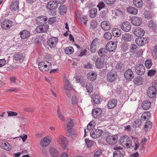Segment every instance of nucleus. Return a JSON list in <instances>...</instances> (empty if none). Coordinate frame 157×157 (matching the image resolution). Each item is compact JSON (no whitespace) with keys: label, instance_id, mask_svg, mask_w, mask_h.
Segmentation results:
<instances>
[{"label":"nucleus","instance_id":"obj_1","mask_svg":"<svg viewBox=\"0 0 157 157\" xmlns=\"http://www.w3.org/2000/svg\"><path fill=\"white\" fill-rule=\"evenodd\" d=\"M120 144L126 147L130 148L132 145V141L130 138L127 136H124L120 139Z\"/></svg>","mask_w":157,"mask_h":157},{"label":"nucleus","instance_id":"obj_2","mask_svg":"<svg viewBox=\"0 0 157 157\" xmlns=\"http://www.w3.org/2000/svg\"><path fill=\"white\" fill-rule=\"evenodd\" d=\"M66 130L67 132V136L72 138L74 137V134L72 132V129L73 126V120L70 118L68 119Z\"/></svg>","mask_w":157,"mask_h":157},{"label":"nucleus","instance_id":"obj_3","mask_svg":"<svg viewBox=\"0 0 157 157\" xmlns=\"http://www.w3.org/2000/svg\"><path fill=\"white\" fill-rule=\"evenodd\" d=\"M58 143L65 150L67 149V145L68 140L65 137L63 136H59L57 139Z\"/></svg>","mask_w":157,"mask_h":157},{"label":"nucleus","instance_id":"obj_4","mask_svg":"<svg viewBox=\"0 0 157 157\" xmlns=\"http://www.w3.org/2000/svg\"><path fill=\"white\" fill-rule=\"evenodd\" d=\"M38 66L40 70L42 71H48L49 70L51 67V64L47 61H45L40 62Z\"/></svg>","mask_w":157,"mask_h":157},{"label":"nucleus","instance_id":"obj_5","mask_svg":"<svg viewBox=\"0 0 157 157\" xmlns=\"http://www.w3.org/2000/svg\"><path fill=\"white\" fill-rule=\"evenodd\" d=\"M106 142L111 145L116 144L117 141V135H108L105 138Z\"/></svg>","mask_w":157,"mask_h":157},{"label":"nucleus","instance_id":"obj_6","mask_svg":"<svg viewBox=\"0 0 157 157\" xmlns=\"http://www.w3.org/2000/svg\"><path fill=\"white\" fill-rule=\"evenodd\" d=\"M58 41L57 37H52L48 40L47 44L51 48H54L56 47Z\"/></svg>","mask_w":157,"mask_h":157},{"label":"nucleus","instance_id":"obj_7","mask_svg":"<svg viewBox=\"0 0 157 157\" xmlns=\"http://www.w3.org/2000/svg\"><path fill=\"white\" fill-rule=\"evenodd\" d=\"M117 77V73L114 71L112 70L108 73L107 78L109 82H112L115 80Z\"/></svg>","mask_w":157,"mask_h":157},{"label":"nucleus","instance_id":"obj_8","mask_svg":"<svg viewBox=\"0 0 157 157\" xmlns=\"http://www.w3.org/2000/svg\"><path fill=\"white\" fill-rule=\"evenodd\" d=\"M117 45L116 42L109 41L106 45V50L109 52H113L116 49Z\"/></svg>","mask_w":157,"mask_h":157},{"label":"nucleus","instance_id":"obj_9","mask_svg":"<svg viewBox=\"0 0 157 157\" xmlns=\"http://www.w3.org/2000/svg\"><path fill=\"white\" fill-rule=\"evenodd\" d=\"M65 82L66 84L64 86V88L66 90H67L66 91L65 93L67 96L68 97L70 98L71 95V91L73 89V88L71 86V84L68 79H65Z\"/></svg>","mask_w":157,"mask_h":157},{"label":"nucleus","instance_id":"obj_10","mask_svg":"<svg viewBox=\"0 0 157 157\" xmlns=\"http://www.w3.org/2000/svg\"><path fill=\"white\" fill-rule=\"evenodd\" d=\"M39 25L36 29L37 32L39 33L46 32L48 29L49 26L45 23Z\"/></svg>","mask_w":157,"mask_h":157},{"label":"nucleus","instance_id":"obj_11","mask_svg":"<svg viewBox=\"0 0 157 157\" xmlns=\"http://www.w3.org/2000/svg\"><path fill=\"white\" fill-rule=\"evenodd\" d=\"M98 38L94 39L90 44V50L92 53L96 52L97 46L98 44Z\"/></svg>","mask_w":157,"mask_h":157},{"label":"nucleus","instance_id":"obj_12","mask_svg":"<svg viewBox=\"0 0 157 157\" xmlns=\"http://www.w3.org/2000/svg\"><path fill=\"white\" fill-rule=\"evenodd\" d=\"M136 72L140 75H142L145 72V67L142 64H138L136 67Z\"/></svg>","mask_w":157,"mask_h":157},{"label":"nucleus","instance_id":"obj_13","mask_svg":"<svg viewBox=\"0 0 157 157\" xmlns=\"http://www.w3.org/2000/svg\"><path fill=\"white\" fill-rule=\"evenodd\" d=\"M124 76L126 80L130 81L134 78V74L131 69H128L125 71Z\"/></svg>","mask_w":157,"mask_h":157},{"label":"nucleus","instance_id":"obj_14","mask_svg":"<svg viewBox=\"0 0 157 157\" xmlns=\"http://www.w3.org/2000/svg\"><path fill=\"white\" fill-rule=\"evenodd\" d=\"M156 92V89L155 86H151L149 87L147 91L148 96L151 98H153L155 96Z\"/></svg>","mask_w":157,"mask_h":157},{"label":"nucleus","instance_id":"obj_15","mask_svg":"<svg viewBox=\"0 0 157 157\" xmlns=\"http://www.w3.org/2000/svg\"><path fill=\"white\" fill-rule=\"evenodd\" d=\"M132 24L134 25L139 26L142 23V19L139 17L134 16L131 19Z\"/></svg>","mask_w":157,"mask_h":157},{"label":"nucleus","instance_id":"obj_16","mask_svg":"<svg viewBox=\"0 0 157 157\" xmlns=\"http://www.w3.org/2000/svg\"><path fill=\"white\" fill-rule=\"evenodd\" d=\"M102 111L100 108L93 109L92 110L93 116L95 118H98L101 117Z\"/></svg>","mask_w":157,"mask_h":157},{"label":"nucleus","instance_id":"obj_17","mask_svg":"<svg viewBox=\"0 0 157 157\" xmlns=\"http://www.w3.org/2000/svg\"><path fill=\"white\" fill-rule=\"evenodd\" d=\"M12 21L10 20H5L2 23V27L3 29H7L12 25Z\"/></svg>","mask_w":157,"mask_h":157},{"label":"nucleus","instance_id":"obj_18","mask_svg":"<svg viewBox=\"0 0 157 157\" xmlns=\"http://www.w3.org/2000/svg\"><path fill=\"white\" fill-rule=\"evenodd\" d=\"M48 20V17L46 16H40L36 18V21L37 25H40L44 23L46 24Z\"/></svg>","mask_w":157,"mask_h":157},{"label":"nucleus","instance_id":"obj_19","mask_svg":"<svg viewBox=\"0 0 157 157\" xmlns=\"http://www.w3.org/2000/svg\"><path fill=\"white\" fill-rule=\"evenodd\" d=\"M122 30L125 32H129L131 27L130 23L128 21H125L123 23L121 26Z\"/></svg>","mask_w":157,"mask_h":157},{"label":"nucleus","instance_id":"obj_20","mask_svg":"<svg viewBox=\"0 0 157 157\" xmlns=\"http://www.w3.org/2000/svg\"><path fill=\"white\" fill-rule=\"evenodd\" d=\"M105 63L104 59L103 58H100L97 60L96 61L95 66L98 68H101L104 67Z\"/></svg>","mask_w":157,"mask_h":157},{"label":"nucleus","instance_id":"obj_21","mask_svg":"<svg viewBox=\"0 0 157 157\" xmlns=\"http://www.w3.org/2000/svg\"><path fill=\"white\" fill-rule=\"evenodd\" d=\"M18 0H14L10 6V9L11 10L16 11L19 9Z\"/></svg>","mask_w":157,"mask_h":157},{"label":"nucleus","instance_id":"obj_22","mask_svg":"<svg viewBox=\"0 0 157 157\" xmlns=\"http://www.w3.org/2000/svg\"><path fill=\"white\" fill-rule=\"evenodd\" d=\"M115 69L117 72H123L125 70V65L121 62H118L116 64Z\"/></svg>","mask_w":157,"mask_h":157},{"label":"nucleus","instance_id":"obj_23","mask_svg":"<svg viewBox=\"0 0 157 157\" xmlns=\"http://www.w3.org/2000/svg\"><path fill=\"white\" fill-rule=\"evenodd\" d=\"M145 33L143 29L139 27L135 29L134 33L137 36L142 37L144 35Z\"/></svg>","mask_w":157,"mask_h":157},{"label":"nucleus","instance_id":"obj_24","mask_svg":"<svg viewBox=\"0 0 157 157\" xmlns=\"http://www.w3.org/2000/svg\"><path fill=\"white\" fill-rule=\"evenodd\" d=\"M151 103L150 101L148 100L144 101L141 104V107L143 109L146 110L148 109L150 107Z\"/></svg>","mask_w":157,"mask_h":157},{"label":"nucleus","instance_id":"obj_25","mask_svg":"<svg viewBox=\"0 0 157 157\" xmlns=\"http://www.w3.org/2000/svg\"><path fill=\"white\" fill-rule=\"evenodd\" d=\"M19 34L21 39H25L29 36L30 33L27 30H24L20 32Z\"/></svg>","mask_w":157,"mask_h":157},{"label":"nucleus","instance_id":"obj_26","mask_svg":"<svg viewBox=\"0 0 157 157\" xmlns=\"http://www.w3.org/2000/svg\"><path fill=\"white\" fill-rule=\"evenodd\" d=\"M117 104V101L115 99L110 100L108 103V108L109 109H111L115 107Z\"/></svg>","mask_w":157,"mask_h":157},{"label":"nucleus","instance_id":"obj_27","mask_svg":"<svg viewBox=\"0 0 157 157\" xmlns=\"http://www.w3.org/2000/svg\"><path fill=\"white\" fill-rule=\"evenodd\" d=\"M101 26L102 29L105 30H109L111 28L109 22L106 21H103L101 24Z\"/></svg>","mask_w":157,"mask_h":157},{"label":"nucleus","instance_id":"obj_28","mask_svg":"<svg viewBox=\"0 0 157 157\" xmlns=\"http://www.w3.org/2000/svg\"><path fill=\"white\" fill-rule=\"evenodd\" d=\"M87 78L90 81H94L96 79L97 75L94 72L91 71L87 74Z\"/></svg>","mask_w":157,"mask_h":157},{"label":"nucleus","instance_id":"obj_29","mask_svg":"<svg viewBox=\"0 0 157 157\" xmlns=\"http://www.w3.org/2000/svg\"><path fill=\"white\" fill-rule=\"evenodd\" d=\"M132 35L128 33H125L122 35L121 40L125 42L130 41L132 39Z\"/></svg>","mask_w":157,"mask_h":157},{"label":"nucleus","instance_id":"obj_30","mask_svg":"<svg viewBox=\"0 0 157 157\" xmlns=\"http://www.w3.org/2000/svg\"><path fill=\"white\" fill-rule=\"evenodd\" d=\"M128 12L131 14H136L138 12V10L134 7L130 6L127 8Z\"/></svg>","mask_w":157,"mask_h":157},{"label":"nucleus","instance_id":"obj_31","mask_svg":"<svg viewBox=\"0 0 157 157\" xmlns=\"http://www.w3.org/2000/svg\"><path fill=\"white\" fill-rule=\"evenodd\" d=\"M50 152L52 155L54 157H59L57 150L55 148L51 147L49 149Z\"/></svg>","mask_w":157,"mask_h":157},{"label":"nucleus","instance_id":"obj_32","mask_svg":"<svg viewBox=\"0 0 157 157\" xmlns=\"http://www.w3.org/2000/svg\"><path fill=\"white\" fill-rule=\"evenodd\" d=\"M92 101L94 104H98L100 103V97L98 95L94 94L92 97Z\"/></svg>","mask_w":157,"mask_h":157},{"label":"nucleus","instance_id":"obj_33","mask_svg":"<svg viewBox=\"0 0 157 157\" xmlns=\"http://www.w3.org/2000/svg\"><path fill=\"white\" fill-rule=\"evenodd\" d=\"M149 39L147 37H142L138 39L139 43L141 46L144 45L145 44L147 43L149 41Z\"/></svg>","mask_w":157,"mask_h":157},{"label":"nucleus","instance_id":"obj_34","mask_svg":"<svg viewBox=\"0 0 157 157\" xmlns=\"http://www.w3.org/2000/svg\"><path fill=\"white\" fill-rule=\"evenodd\" d=\"M134 82L136 85H139L142 84L143 82V79L142 77L138 76L134 78L133 80Z\"/></svg>","mask_w":157,"mask_h":157},{"label":"nucleus","instance_id":"obj_35","mask_svg":"<svg viewBox=\"0 0 157 157\" xmlns=\"http://www.w3.org/2000/svg\"><path fill=\"white\" fill-rule=\"evenodd\" d=\"M149 27L152 30H155L157 28V24L153 20H150L148 22Z\"/></svg>","mask_w":157,"mask_h":157},{"label":"nucleus","instance_id":"obj_36","mask_svg":"<svg viewBox=\"0 0 157 157\" xmlns=\"http://www.w3.org/2000/svg\"><path fill=\"white\" fill-rule=\"evenodd\" d=\"M133 3L134 6L138 8H141L143 6L142 0H133Z\"/></svg>","mask_w":157,"mask_h":157},{"label":"nucleus","instance_id":"obj_37","mask_svg":"<svg viewBox=\"0 0 157 157\" xmlns=\"http://www.w3.org/2000/svg\"><path fill=\"white\" fill-rule=\"evenodd\" d=\"M97 9L93 8L91 9L89 11L90 16L91 18H94L96 17L97 14Z\"/></svg>","mask_w":157,"mask_h":157},{"label":"nucleus","instance_id":"obj_38","mask_svg":"<svg viewBox=\"0 0 157 157\" xmlns=\"http://www.w3.org/2000/svg\"><path fill=\"white\" fill-rule=\"evenodd\" d=\"M50 143V141L45 137L41 140L40 144V145L43 147H45L47 146Z\"/></svg>","mask_w":157,"mask_h":157},{"label":"nucleus","instance_id":"obj_39","mask_svg":"<svg viewBox=\"0 0 157 157\" xmlns=\"http://www.w3.org/2000/svg\"><path fill=\"white\" fill-rule=\"evenodd\" d=\"M23 58L22 54L20 52H17L13 56V58L16 60H20Z\"/></svg>","mask_w":157,"mask_h":157},{"label":"nucleus","instance_id":"obj_40","mask_svg":"<svg viewBox=\"0 0 157 157\" xmlns=\"http://www.w3.org/2000/svg\"><path fill=\"white\" fill-rule=\"evenodd\" d=\"M59 10L60 14L63 15L66 13L67 7L65 5H61L59 8Z\"/></svg>","mask_w":157,"mask_h":157},{"label":"nucleus","instance_id":"obj_41","mask_svg":"<svg viewBox=\"0 0 157 157\" xmlns=\"http://www.w3.org/2000/svg\"><path fill=\"white\" fill-rule=\"evenodd\" d=\"M106 50H107L105 48H101L98 52L99 56L101 57L105 56L106 54Z\"/></svg>","mask_w":157,"mask_h":157},{"label":"nucleus","instance_id":"obj_42","mask_svg":"<svg viewBox=\"0 0 157 157\" xmlns=\"http://www.w3.org/2000/svg\"><path fill=\"white\" fill-rule=\"evenodd\" d=\"M128 49V44L125 42L123 43L121 46V50L124 52L127 51Z\"/></svg>","mask_w":157,"mask_h":157},{"label":"nucleus","instance_id":"obj_43","mask_svg":"<svg viewBox=\"0 0 157 157\" xmlns=\"http://www.w3.org/2000/svg\"><path fill=\"white\" fill-rule=\"evenodd\" d=\"M137 50V46L134 44H132L130 47V51L131 52L135 53Z\"/></svg>","mask_w":157,"mask_h":157},{"label":"nucleus","instance_id":"obj_44","mask_svg":"<svg viewBox=\"0 0 157 157\" xmlns=\"http://www.w3.org/2000/svg\"><path fill=\"white\" fill-rule=\"evenodd\" d=\"M113 157H124L123 155L119 150L115 151L113 154Z\"/></svg>","mask_w":157,"mask_h":157},{"label":"nucleus","instance_id":"obj_45","mask_svg":"<svg viewBox=\"0 0 157 157\" xmlns=\"http://www.w3.org/2000/svg\"><path fill=\"white\" fill-rule=\"evenodd\" d=\"M1 146L3 149L7 151L9 150L10 149L9 144L7 142L2 143Z\"/></svg>","mask_w":157,"mask_h":157},{"label":"nucleus","instance_id":"obj_46","mask_svg":"<svg viewBox=\"0 0 157 157\" xmlns=\"http://www.w3.org/2000/svg\"><path fill=\"white\" fill-rule=\"evenodd\" d=\"M64 51L66 54L70 55L73 53L74 49L72 47L66 48H65Z\"/></svg>","mask_w":157,"mask_h":157},{"label":"nucleus","instance_id":"obj_47","mask_svg":"<svg viewBox=\"0 0 157 157\" xmlns=\"http://www.w3.org/2000/svg\"><path fill=\"white\" fill-rule=\"evenodd\" d=\"M104 37L106 40H109L112 39V36L110 33L109 32H106L105 33Z\"/></svg>","mask_w":157,"mask_h":157},{"label":"nucleus","instance_id":"obj_48","mask_svg":"<svg viewBox=\"0 0 157 157\" xmlns=\"http://www.w3.org/2000/svg\"><path fill=\"white\" fill-rule=\"evenodd\" d=\"M85 141L87 147H91L94 144V142L88 139H85Z\"/></svg>","mask_w":157,"mask_h":157},{"label":"nucleus","instance_id":"obj_49","mask_svg":"<svg viewBox=\"0 0 157 157\" xmlns=\"http://www.w3.org/2000/svg\"><path fill=\"white\" fill-rule=\"evenodd\" d=\"M85 88L86 89L88 93H91L93 90V86L91 84L88 83Z\"/></svg>","mask_w":157,"mask_h":157},{"label":"nucleus","instance_id":"obj_50","mask_svg":"<svg viewBox=\"0 0 157 157\" xmlns=\"http://www.w3.org/2000/svg\"><path fill=\"white\" fill-rule=\"evenodd\" d=\"M108 12V9L107 8H105V9L102 11L100 16L101 18H105L106 14Z\"/></svg>","mask_w":157,"mask_h":157},{"label":"nucleus","instance_id":"obj_51","mask_svg":"<svg viewBox=\"0 0 157 157\" xmlns=\"http://www.w3.org/2000/svg\"><path fill=\"white\" fill-rule=\"evenodd\" d=\"M152 61L151 59L147 60L145 62V65L147 68H149L152 66Z\"/></svg>","mask_w":157,"mask_h":157},{"label":"nucleus","instance_id":"obj_52","mask_svg":"<svg viewBox=\"0 0 157 157\" xmlns=\"http://www.w3.org/2000/svg\"><path fill=\"white\" fill-rule=\"evenodd\" d=\"M141 121L140 119H137L135 121L133 125L136 128L139 127L141 124Z\"/></svg>","mask_w":157,"mask_h":157},{"label":"nucleus","instance_id":"obj_53","mask_svg":"<svg viewBox=\"0 0 157 157\" xmlns=\"http://www.w3.org/2000/svg\"><path fill=\"white\" fill-rule=\"evenodd\" d=\"M97 7L98 8L99 10H100L104 8L105 7V3L102 2H99Z\"/></svg>","mask_w":157,"mask_h":157},{"label":"nucleus","instance_id":"obj_54","mask_svg":"<svg viewBox=\"0 0 157 157\" xmlns=\"http://www.w3.org/2000/svg\"><path fill=\"white\" fill-rule=\"evenodd\" d=\"M95 131L96 134L97 135L98 137H100L103 132L102 130L98 129L95 130Z\"/></svg>","mask_w":157,"mask_h":157},{"label":"nucleus","instance_id":"obj_55","mask_svg":"<svg viewBox=\"0 0 157 157\" xmlns=\"http://www.w3.org/2000/svg\"><path fill=\"white\" fill-rule=\"evenodd\" d=\"M156 72V71L155 69H152L149 70L148 71L147 75L148 76H152L155 74Z\"/></svg>","mask_w":157,"mask_h":157},{"label":"nucleus","instance_id":"obj_56","mask_svg":"<svg viewBox=\"0 0 157 157\" xmlns=\"http://www.w3.org/2000/svg\"><path fill=\"white\" fill-rule=\"evenodd\" d=\"M152 126V123L151 122L148 121L146 122L144 125L145 128H151Z\"/></svg>","mask_w":157,"mask_h":157},{"label":"nucleus","instance_id":"obj_57","mask_svg":"<svg viewBox=\"0 0 157 157\" xmlns=\"http://www.w3.org/2000/svg\"><path fill=\"white\" fill-rule=\"evenodd\" d=\"M56 18L55 17H51L48 20L47 22L50 24H52L56 21Z\"/></svg>","mask_w":157,"mask_h":157},{"label":"nucleus","instance_id":"obj_58","mask_svg":"<svg viewBox=\"0 0 157 157\" xmlns=\"http://www.w3.org/2000/svg\"><path fill=\"white\" fill-rule=\"evenodd\" d=\"M151 13L148 10H145L144 13V15L145 18H151Z\"/></svg>","mask_w":157,"mask_h":157},{"label":"nucleus","instance_id":"obj_59","mask_svg":"<svg viewBox=\"0 0 157 157\" xmlns=\"http://www.w3.org/2000/svg\"><path fill=\"white\" fill-rule=\"evenodd\" d=\"M57 116L60 120L64 121L65 120L64 116L62 114L61 112L57 113Z\"/></svg>","mask_w":157,"mask_h":157},{"label":"nucleus","instance_id":"obj_60","mask_svg":"<svg viewBox=\"0 0 157 157\" xmlns=\"http://www.w3.org/2000/svg\"><path fill=\"white\" fill-rule=\"evenodd\" d=\"M34 109L33 108H26L24 109V110L26 112L33 113L34 112Z\"/></svg>","mask_w":157,"mask_h":157},{"label":"nucleus","instance_id":"obj_61","mask_svg":"<svg viewBox=\"0 0 157 157\" xmlns=\"http://www.w3.org/2000/svg\"><path fill=\"white\" fill-rule=\"evenodd\" d=\"M58 3L56 2V1L55 2H54V3L52 6H50L49 7V8L50 9H56V8L58 7Z\"/></svg>","mask_w":157,"mask_h":157},{"label":"nucleus","instance_id":"obj_62","mask_svg":"<svg viewBox=\"0 0 157 157\" xmlns=\"http://www.w3.org/2000/svg\"><path fill=\"white\" fill-rule=\"evenodd\" d=\"M78 101L77 99L75 96H72V104L74 105L76 104Z\"/></svg>","mask_w":157,"mask_h":157},{"label":"nucleus","instance_id":"obj_63","mask_svg":"<svg viewBox=\"0 0 157 157\" xmlns=\"http://www.w3.org/2000/svg\"><path fill=\"white\" fill-rule=\"evenodd\" d=\"M8 113V116H16L18 114L17 113L14 112L9 111L7 112Z\"/></svg>","mask_w":157,"mask_h":157},{"label":"nucleus","instance_id":"obj_64","mask_svg":"<svg viewBox=\"0 0 157 157\" xmlns=\"http://www.w3.org/2000/svg\"><path fill=\"white\" fill-rule=\"evenodd\" d=\"M94 128V126L92 124L91 122H90L87 126L86 129L87 130H90Z\"/></svg>","mask_w":157,"mask_h":157}]
</instances>
